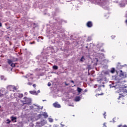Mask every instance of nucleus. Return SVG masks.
Segmentation results:
<instances>
[{"instance_id": "obj_29", "label": "nucleus", "mask_w": 127, "mask_h": 127, "mask_svg": "<svg viewBox=\"0 0 127 127\" xmlns=\"http://www.w3.org/2000/svg\"><path fill=\"white\" fill-rule=\"evenodd\" d=\"M115 37H116V36H111L112 39H114V38H115Z\"/></svg>"}, {"instance_id": "obj_7", "label": "nucleus", "mask_w": 127, "mask_h": 127, "mask_svg": "<svg viewBox=\"0 0 127 127\" xmlns=\"http://www.w3.org/2000/svg\"><path fill=\"white\" fill-rule=\"evenodd\" d=\"M16 95H17V96L19 97V98H22V97H23V94H22L15 93L14 94V96L15 98H17V96H16Z\"/></svg>"}, {"instance_id": "obj_25", "label": "nucleus", "mask_w": 127, "mask_h": 127, "mask_svg": "<svg viewBox=\"0 0 127 127\" xmlns=\"http://www.w3.org/2000/svg\"><path fill=\"white\" fill-rule=\"evenodd\" d=\"M4 96V95L3 94L0 93V97L1 98H2V97H3Z\"/></svg>"}, {"instance_id": "obj_45", "label": "nucleus", "mask_w": 127, "mask_h": 127, "mask_svg": "<svg viewBox=\"0 0 127 127\" xmlns=\"http://www.w3.org/2000/svg\"><path fill=\"white\" fill-rule=\"evenodd\" d=\"M105 114H106V113H105ZM105 114L104 115H105Z\"/></svg>"}, {"instance_id": "obj_31", "label": "nucleus", "mask_w": 127, "mask_h": 127, "mask_svg": "<svg viewBox=\"0 0 127 127\" xmlns=\"http://www.w3.org/2000/svg\"><path fill=\"white\" fill-rule=\"evenodd\" d=\"M7 121L8 122H7V124H9V123H10V121H9V120H7Z\"/></svg>"}, {"instance_id": "obj_38", "label": "nucleus", "mask_w": 127, "mask_h": 127, "mask_svg": "<svg viewBox=\"0 0 127 127\" xmlns=\"http://www.w3.org/2000/svg\"><path fill=\"white\" fill-rule=\"evenodd\" d=\"M88 47H89V45H88V46H87L86 47V48H88Z\"/></svg>"}, {"instance_id": "obj_21", "label": "nucleus", "mask_w": 127, "mask_h": 127, "mask_svg": "<svg viewBox=\"0 0 127 127\" xmlns=\"http://www.w3.org/2000/svg\"><path fill=\"white\" fill-rule=\"evenodd\" d=\"M0 78H1V80H3V79H5V78H4V76H3V75H1V76H0Z\"/></svg>"}, {"instance_id": "obj_33", "label": "nucleus", "mask_w": 127, "mask_h": 127, "mask_svg": "<svg viewBox=\"0 0 127 127\" xmlns=\"http://www.w3.org/2000/svg\"><path fill=\"white\" fill-rule=\"evenodd\" d=\"M28 85H32V83L31 82H28Z\"/></svg>"}, {"instance_id": "obj_24", "label": "nucleus", "mask_w": 127, "mask_h": 127, "mask_svg": "<svg viewBox=\"0 0 127 127\" xmlns=\"http://www.w3.org/2000/svg\"><path fill=\"white\" fill-rule=\"evenodd\" d=\"M118 127H127V125H124L123 126L122 125H120L118 126Z\"/></svg>"}, {"instance_id": "obj_13", "label": "nucleus", "mask_w": 127, "mask_h": 127, "mask_svg": "<svg viewBox=\"0 0 127 127\" xmlns=\"http://www.w3.org/2000/svg\"><path fill=\"white\" fill-rule=\"evenodd\" d=\"M80 100H81V98H80V97H76L75 98V101L76 102H79V101H80Z\"/></svg>"}, {"instance_id": "obj_28", "label": "nucleus", "mask_w": 127, "mask_h": 127, "mask_svg": "<svg viewBox=\"0 0 127 127\" xmlns=\"http://www.w3.org/2000/svg\"><path fill=\"white\" fill-rule=\"evenodd\" d=\"M48 87H50V86H51V83L49 82V83H48Z\"/></svg>"}, {"instance_id": "obj_22", "label": "nucleus", "mask_w": 127, "mask_h": 127, "mask_svg": "<svg viewBox=\"0 0 127 127\" xmlns=\"http://www.w3.org/2000/svg\"><path fill=\"white\" fill-rule=\"evenodd\" d=\"M49 121L50 123H52L53 122V119L51 118H49Z\"/></svg>"}, {"instance_id": "obj_37", "label": "nucleus", "mask_w": 127, "mask_h": 127, "mask_svg": "<svg viewBox=\"0 0 127 127\" xmlns=\"http://www.w3.org/2000/svg\"><path fill=\"white\" fill-rule=\"evenodd\" d=\"M95 60H96L97 62H98V61H99V60H98V59H95Z\"/></svg>"}, {"instance_id": "obj_16", "label": "nucleus", "mask_w": 127, "mask_h": 127, "mask_svg": "<svg viewBox=\"0 0 127 127\" xmlns=\"http://www.w3.org/2000/svg\"><path fill=\"white\" fill-rule=\"evenodd\" d=\"M77 90L78 93H81V92L82 91V89L80 88V87H78Z\"/></svg>"}, {"instance_id": "obj_32", "label": "nucleus", "mask_w": 127, "mask_h": 127, "mask_svg": "<svg viewBox=\"0 0 127 127\" xmlns=\"http://www.w3.org/2000/svg\"><path fill=\"white\" fill-rule=\"evenodd\" d=\"M33 86L34 87V88H35V87H36V84H33Z\"/></svg>"}, {"instance_id": "obj_36", "label": "nucleus", "mask_w": 127, "mask_h": 127, "mask_svg": "<svg viewBox=\"0 0 127 127\" xmlns=\"http://www.w3.org/2000/svg\"><path fill=\"white\" fill-rule=\"evenodd\" d=\"M126 17H127V11H126Z\"/></svg>"}, {"instance_id": "obj_4", "label": "nucleus", "mask_w": 127, "mask_h": 127, "mask_svg": "<svg viewBox=\"0 0 127 127\" xmlns=\"http://www.w3.org/2000/svg\"><path fill=\"white\" fill-rule=\"evenodd\" d=\"M24 102H25V104H27V105H29L30 103H31V99L30 98H27L26 97H24L23 98Z\"/></svg>"}, {"instance_id": "obj_26", "label": "nucleus", "mask_w": 127, "mask_h": 127, "mask_svg": "<svg viewBox=\"0 0 127 127\" xmlns=\"http://www.w3.org/2000/svg\"><path fill=\"white\" fill-rule=\"evenodd\" d=\"M103 45V44H100L99 45H97V47H99L100 46V47H102V46Z\"/></svg>"}, {"instance_id": "obj_2", "label": "nucleus", "mask_w": 127, "mask_h": 127, "mask_svg": "<svg viewBox=\"0 0 127 127\" xmlns=\"http://www.w3.org/2000/svg\"><path fill=\"white\" fill-rule=\"evenodd\" d=\"M126 93H127V87H123V91L120 92L119 95L120 96H122L123 97H124V96H125V94H126Z\"/></svg>"}, {"instance_id": "obj_27", "label": "nucleus", "mask_w": 127, "mask_h": 127, "mask_svg": "<svg viewBox=\"0 0 127 127\" xmlns=\"http://www.w3.org/2000/svg\"><path fill=\"white\" fill-rule=\"evenodd\" d=\"M30 44H35V42H30Z\"/></svg>"}, {"instance_id": "obj_6", "label": "nucleus", "mask_w": 127, "mask_h": 127, "mask_svg": "<svg viewBox=\"0 0 127 127\" xmlns=\"http://www.w3.org/2000/svg\"><path fill=\"white\" fill-rule=\"evenodd\" d=\"M53 106L55 108H61V105L58 104V102H56L53 104Z\"/></svg>"}, {"instance_id": "obj_9", "label": "nucleus", "mask_w": 127, "mask_h": 127, "mask_svg": "<svg viewBox=\"0 0 127 127\" xmlns=\"http://www.w3.org/2000/svg\"><path fill=\"white\" fill-rule=\"evenodd\" d=\"M29 93L30 94H32V95H36V96H37V92H36V91H30Z\"/></svg>"}, {"instance_id": "obj_5", "label": "nucleus", "mask_w": 127, "mask_h": 127, "mask_svg": "<svg viewBox=\"0 0 127 127\" xmlns=\"http://www.w3.org/2000/svg\"><path fill=\"white\" fill-rule=\"evenodd\" d=\"M7 89L9 91H14V90H16V87H15L13 85H9V86H7Z\"/></svg>"}, {"instance_id": "obj_35", "label": "nucleus", "mask_w": 127, "mask_h": 127, "mask_svg": "<svg viewBox=\"0 0 127 127\" xmlns=\"http://www.w3.org/2000/svg\"><path fill=\"white\" fill-rule=\"evenodd\" d=\"M38 93H40V90H38V91H37V94H38Z\"/></svg>"}, {"instance_id": "obj_12", "label": "nucleus", "mask_w": 127, "mask_h": 127, "mask_svg": "<svg viewBox=\"0 0 127 127\" xmlns=\"http://www.w3.org/2000/svg\"><path fill=\"white\" fill-rule=\"evenodd\" d=\"M115 71H116V69H115V68H112L111 69L110 72L111 73L113 74V73H115Z\"/></svg>"}, {"instance_id": "obj_42", "label": "nucleus", "mask_w": 127, "mask_h": 127, "mask_svg": "<svg viewBox=\"0 0 127 127\" xmlns=\"http://www.w3.org/2000/svg\"><path fill=\"white\" fill-rule=\"evenodd\" d=\"M16 97H17V98H18V96H17V95H16Z\"/></svg>"}, {"instance_id": "obj_10", "label": "nucleus", "mask_w": 127, "mask_h": 127, "mask_svg": "<svg viewBox=\"0 0 127 127\" xmlns=\"http://www.w3.org/2000/svg\"><path fill=\"white\" fill-rule=\"evenodd\" d=\"M12 61L10 59H8L7 60V63L8 64H9V65H11L12 64Z\"/></svg>"}, {"instance_id": "obj_23", "label": "nucleus", "mask_w": 127, "mask_h": 127, "mask_svg": "<svg viewBox=\"0 0 127 127\" xmlns=\"http://www.w3.org/2000/svg\"><path fill=\"white\" fill-rule=\"evenodd\" d=\"M11 120H12V121H14V120H16V117H12Z\"/></svg>"}, {"instance_id": "obj_20", "label": "nucleus", "mask_w": 127, "mask_h": 127, "mask_svg": "<svg viewBox=\"0 0 127 127\" xmlns=\"http://www.w3.org/2000/svg\"><path fill=\"white\" fill-rule=\"evenodd\" d=\"M10 66L11 67H15V64L12 63L11 64Z\"/></svg>"}, {"instance_id": "obj_17", "label": "nucleus", "mask_w": 127, "mask_h": 127, "mask_svg": "<svg viewBox=\"0 0 127 127\" xmlns=\"http://www.w3.org/2000/svg\"><path fill=\"white\" fill-rule=\"evenodd\" d=\"M106 4V1H104L102 2V6L103 7H104V8H105V4Z\"/></svg>"}, {"instance_id": "obj_8", "label": "nucleus", "mask_w": 127, "mask_h": 127, "mask_svg": "<svg viewBox=\"0 0 127 127\" xmlns=\"http://www.w3.org/2000/svg\"><path fill=\"white\" fill-rule=\"evenodd\" d=\"M86 25L87 27H92V26H93V23L91 21H89L87 23Z\"/></svg>"}, {"instance_id": "obj_19", "label": "nucleus", "mask_w": 127, "mask_h": 127, "mask_svg": "<svg viewBox=\"0 0 127 127\" xmlns=\"http://www.w3.org/2000/svg\"><path fill=\"white\" fill-rule=\"evenodd\" d=\"M43 116L45 117V118H48V115H47V113H44L43 114Z\"/></svg>"}, {"instance_id": "obj_40", "label": "nucleus", "mask_w": 127, "mask_h": 127, "mask_svg": "<svg viewBox=\"0 0 127 127\" xmlns=\"http://www.w3.org/2000/svg\"><path fill=\"white\" fill-rule=\"evenodd\" d=\"M71 82L72 83H74V81H73V80H71Z\"/></svg>"}, {"instance_id": "obj_14", "label": "nucleus", "mask_w": 127, "mask_h": 127, "mask_svg": "<svg viewBox=\"0 0 127 127\" xmlns=\"http://www.w3.org/2000/svg\"><path fill=\"white\" fill-rule=\"evenodd\" d=\"M123 67H124V65H121L119 64L117 66V69H122V68H123Z\"/></svg>"}, {"instance_id": "obj_18", "label": "nucleus", "mask_w": 127, "mask_h": 127, "mask_svg": "<svg viewBox=\"0 0 127 127\" xmlns=\"http://www.w3.org/2000/svg\"><path fill=\"white\" fill-rule=\"evenodd\" d=\"M29 76H30V73H28L27 75L24 76V78H25V79H27V78H28V77H29Z\"/></svg>"}, {"instance_id": "obj_44", "label": "nucleus", "mask_w": 127, "mask_h": 127, "mask_svg": "<svg viewBox=\"0 0 127 127\" xmlns=\"http://www.w3.org/2000/svg\"><path fill=\"white\" fill-rule=\"evenodd\" d=\"M101 51H104V50H102Z\"/></svg>"}, {"instance_id": "obj_41", "label": "nucleus", "mask_w": 127, "mask_h": 127, "mask_svg": "<svg viewBox=\"0 0 127 127\" xmlns=\"http://www.w3.org/2000/svg\"><path fill=\"white\" fill-rule=\"evenodd\" d=\"M100 95H104V94H98V96H99Z\"/></svg>"}, {"instance_id": "obj_11", "label": "nucleus", "mask_w": 127, "mask_h": 127, "mask_svg": "<svg viewBox=\"0 0 127 127\" xmlns=\"http://www.w3.org/2000/svg\"><path fill=\"white\" fill-rule=\"evenodd\" d=\"M85 60H86V59H85V58L84 57H82L80 59V61L81 62H84L85 61Z\"/></svg>"}, {"instance_id": "obj_39", "label": "nucleus", "mask_w": 127, "mask_h": 127, "mask_svg": "<svg viewBox=\"0 0 127 127\" xmlns=\"http://www.w3.org/2000/svg\"><path fill=\"white\" fill-rule=\"evenodd\" d=\"M1 26V23L0 22V27Z\"/></svg>"}, {"instance_id": "obj_30", "label": "nucleus", "mask_w": 127, "mask_h": 127, "mask_svg": "<svg viewBox=\"0 0 127 127\" xmlns=\"http://www.w3.org/2000/svg\"><path fill=\"white\" fill-rule=\"evenodd\" d=\"M103 127H107V126H106V123H104L103 124Z\"/></svg>"}, {"instance_id": "obj_3", "label": "nucleus", "mask_w": 127, "mask_h": 127, "mask_svg": "<svg viewBox=\"0 0 127 127\" xmlns=\"http://www.w3.org/2000/svg\"><path fill=\"white\" fill-rule=\"evenodd\" d=\"M96 57H99V59H101V60H102L105 58V55H104V54H100L99 53H96Z\"/></svg>"}, {"instance_id": "obj_15", "label": "nucleus", "mask_w": 127, "mask_h": 127, "mask_svg": "<svg viewBox=\"0 0 127 127\" xmlns=\"http://www.w3.org/2000/svg\"><path fill=\"white\" fill-rule=\"evenodd\" d=\"M53 68L54 70H57V69H58V66H57V65H54L53 66Z\"/></svg>"}, {"instance_id": "obj_1", "label": "nucleus", "mask_w": 127, "mask_h": 127, "mask_svg": "<svg viewBox=\"0 0 127 127\" xmlns=\"http://www.w3.org/2000/svg\"><path fill=\"white\" fill-rule=\"evenodd\" d=\"M117 74H118V73H119V74H120L119 76L122 79H123L124 78H127V73H124L123 72V70H119V71H117Z\"/></svg>"}, {"instance_id": "obj_43", "label": "nucleus", "mask_w": 127, "mask_h": 127, "mask_svg": "<svg viewBox=\"0 0 127 127\" xmlns=\"http://www.w3.org/2000/svg\"><path fill=\"white\" fill-rule=\"evenodd\" d=\"M105 119H106V116H104Z\"/></svg>"}, {"instance_id": "obj_34", "label": "nucleus", "mask_w": 127, "mask_h": 127, "mask_svg": "<svg viewBox=\"0 0 127 127\" xmlns=\"http://www.w3.org/2000/svg\"><path fill=\"white\" fill-rule=\"evenodd\" d=\"M105 74H109V72H108V71H106V72H105Z\"/></svg>"}]
</instances>
